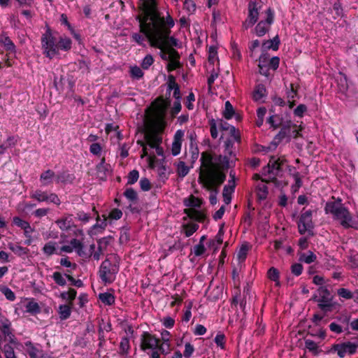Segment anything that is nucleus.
Listing matches in <instances>:
<instances>
[{"label": "nucleus", "mask_w": 358, "mask_h": 358, "mask_svg": "<svg viewBox=\"0 0 358 358\" xmlns=\"http://www.w3.org/2000/svg\"><path fill=\"white\" fill-rule=\"evenodd\" d=\"M234 191H230L229 189H227L224 187L222 196H223V201L226 204L230 203L231 201V194H233Z\"/></svg>", "instance_id": "obj_59"}, {"label": "nucleus", "mask_w": 358, "mask_h": 358, "mask_svg": "<svg viewBox=\"0 0 358 358\" xmlns=\"http://www.w3.org/2000/svg\"><path fill=\"white\" fill-rule=\"evenodd\" d=\"M57 243L53 241L47 243L43 248V252L48 256H50L55 252Z\"/></svg>", "instance_id": "obj_45"}, {"label": "nucleus", "mask_w": 358, "mask_h": 358, "mask_svg": "<svg viewBox=\"0 0 358 358\" xmlns=\"http://www.w3.org/2000/svg\"><path fill=\"white\" fill-rule=\"evenodd\" d=\"M3 352L6 358H16L13 348L9 344H6L3 346Z\"/></svg>", "instance_id": "obj_56"}, {"label": "nucleus", "mask_w": 358, "mask_h": 358, "mask_svg": "<svg viewBox=\"0 0 358 358\" xmlns=\"http://www.w3.org/2000/svg\"><path fill=\"white\" fill-rule=\"evenodd\" d=\"M25 311L31 314H36L40 313L41 308L38 303L31 300L25 305Z\"/></svg>", "instance_id": "obj_39"}, {"label": "nucleus", "mask_w": 358, "mask_h": 358, "mask_svg": "<svg viewBox=\"0 0 358 358\" xmlns=\"http://www.w3.org/2000/svg\"><path fill=\"white\" fill-rule=\"evenodd\" d=\"M257 19L258 11L256 5L254 3H250L249 4L248 19L243 24L244 28L248 29L250 27H252L257 22Z\"/></svg>", "instance_id": "obj_20"}, {"label": "nucleus", "mask_w": 358, "mask_h": 358, "mask_svg": "<svg viewBox=\"0 0 358 358\" xmlns=\"http://www.w3.org/2000/svg\"><path fill=\"white\" fill-rule=\"evenodd\" d=\"M305 347L315 355H318L321 352L317 343L310 339L305 340Z\"/></svg>", "instance_id": "obj_38"}, {"label": "nucleus", "mask_w": 358, "mask_h": 358, "mask_svg": "<svg viewBox=\"0 0 358 358\" xmlns=\"http://www.w3.org/2000/svg\"><path fill=\"white\" fill-rule=\"evenodd\" d=\"M139 27H141V25L139 24ZM131 38L133 41L136 42L138 45L145 46V42L146 40L148 41V37L146 35L141 31V29H140V33H132L131 34Z\"/></svg>", "instance_id": "obj_26"}, {"label": "nucleus", "mask_w": 358, "mask_h": 358, "mask_svg": "<svg viewBox=\"0 0 358 358\" xmlns=\"http://www.w3.org/2000/svg\"><path fill=\"white\" fill-rule=\"evenodd\" d=\"M218 124V127L222 130L227 131L229 134L231 136V139H229L226 141V146L227 148L232 144V141L240 143L241 142V134L238 130L236 129V128L230 125L227 122L219 120L217 121Z\"/></svg>", "instance_id": "obj_13"}, {"label": "nucleus", "mask_w": 358, "mask_h": 358, "mask_svg": "<svg viewBox=\"0 0 358 358\" xmlns=\"http://www.w3.org/2000/svg\"><path fill=\"white\" fill-rule=\"evenodd\" d=\"M119 271V262L115 256L106 259L99 268V277L105 284L112 283Z\"/></svg>", "instance_id": "obj_5"}, {"label": "nucleus", "mask_w": 358, "mask_h": 358, "mask_svg": "<svg viewBox=\"0 0 358 358\" xmlns=\"http://www.w3.org/2000/svg\"><path fill=\"white\" fill-rule=\"evenodd\" d=\"M168 88L167 91L170 93L171 90H175L176 87H179L176 82L175 77L173 76H169L168 78Z\"/></svg>", "instance_id": "obj_62"}, {"label": "nucleus", "mask_w": 358, "mask_h": 358, "mask_svg": "<svg viewBox=\"0 0 358 358\" xmlns=\"http://www.w3.org/2000/svg\"><path fill=\"white\" fill-rule=\"evenodd\" d=\"M185 212L190 218L198 222H203L206 218V215L203 212L194 208H189L186 210Z\"/></svg>", "instance_id": "obj_27"}, {"label": "nucleus", "mask_w": 358, "mask_h": 358, "mask_svg": "<svg viewBox=\"0 0 358 358\" xmlns=\"http://www.w3.org/2000/svg\"><path fill=\"white\" fill-rule=\"evenodd\" d=\"M72 41L71 38L66 36H62L57 41L58 50H62L64 51H68L71 48Z\"/></svg>", "instance_id": "obj_30"}, {"label": "nucleus", "mask_w": 358, "mask_h": 358, "mask_svg": "<svg viewBox=\"0 0 358 358\" xmlns=\"http://www.w3.org/2000/svg\"><path fill=\"white\" fill-rule=\"evenodd\" d=\"M266 60L267 57L265 55L260 56L259 63V72L264 76H267Z\"/></svg>", "instance_id": "obj_50"}, {"label": "nucleus", "mask_w": 358, "mask_h": 358, "mask_svg": "<svg viewBox=\"0 0 358 358\" xmlns=\"http://www.w3.org/2000/svg\"><path fill=\"white\" fill-rule=\"evenodd\" d=\"M280 44V40L278 36H275L273 39L265 41L262 44L263 50H270L272 49L273 50H277L278 49Z\"/></svg>", "instance_id": "obj_29"}, {"label": "nucleus", "mask_w": 358, "mask_h": 358, "mask_svg": "<svg viewBox=\"0 0 358 358\" xmlns=\"http://www.w3.org/2000/svg\"><path fill=\"white\" fill-rule=\"evenodd\" d=\"M315 299H317L318 306L322 310H327L331 308L330 293L326 287H320L315 295Z\"/></svg>", "instance_id": "obj_14"}, {"label": "nucleus", "mask_w": 358, "mask_h": 358, "mask_svg": "<svg viewBox=\"0 0 358 358\" xmlns=\"http://www.w3.org/2000/svg\"><path fill=\"white\" fill-rule=\"evenodd\" d=\"M224 117L227 120H230L234 115V109L229 101L224 103V109L222 112Z\"/></svg>", "instance_id": "obj_43"}, {"label": "nucleus", "mask_w": 358, "mask_h": 358, "mask_svg": "<svg viewBox=\"0 0 358 358\" xmlns=\"http://www.w3.org/2000/svg\"><path fill=\"white\" fill-rule=\"evenodd\" d=\"M130 73L131 77L136 79H140L143 76V71L137 66L131 67Z\"/></svg>", "instance_id": "obj_52"}, {"label": "nucleus", "mask_w": 358, "mask_h": 358, "mask_svg": "<svg viewBox=\"0 0 358 358\" xmlns=\"http://www.w3.org/2000/svg\"><path fill=\"white\" fill-rule=\"evenodd\" d=\"M358 345L351 343L345 342L343 343L335 344L332 347V350L337 352L341 358H343L346 354L352 355L355 353Z\"/></svg>", "instance_id": "obj_16"}, {"label": "nucleus", "mask_w": 358, "mask_h": 358, "mask_svg": "<svg viewBox=\"0 0 358 358\" xmlns=\"http://www.w3.org/2000/svg\"><path fill=\"white\" fill-rule=\"evenodd\" d=\"M57 224L62 231H67L73 225V217L67 215L56 221Z\"/></svg>", "instance_id": "obj_23"}, {"label": "nucleus", "mask_w": 358, "mask_h": 358, "mask_svg": "<svg viewBox=\"0 0 358 358\" xmlns=\"http://www.w3.org/2000/svg\"><path fill=\"white\" fill-rule=\"evenodd\" d=\"M13 222L16 226L20 227L22 229L27 228L29 225L28 222L22 220L19 217H14Z\"/></svg>", "instance_id": "obj_60"}, {"label": "nucleus", "mask_w": 358, "mask_h": 358, "mask_svg": "<svg viewBox=\"0 0 358 358\" xmlns=\"http://www.w3.org/2000/svg\"><path fill=\"white\" fill-rule=\"evenodd\" d=\"M98 243H99V247H98L97 251H94V250H95L94 244L90 245V255H91V256L93 257V258L95 260H97V261L99 260L101 256L103 254L102 241L100 240L98 242Z\"/></svg>", "instance_id": "obj_40"}, {"label": "nucleus", "mask_w": 358, "mask_h": 358, "mask_svg": "<svg viewBox=\"0 0 358 358\" xmlns=\"http://www.w3.org/2000/svg\"><path fill=\"white\" fill-rule=\"evenodd\" d=\"M159 340L155 336L144 332L141 338V348L145 351L147 350H157L159 348Z\"/></svg>", "instance_id": "obj_17"}, {"label": "nucleus", "mask_w": 358, "mask_h": 358, "mask_svg": "<svg viewBox=\"0 0 358 358\" xmlns=\"http://www.w3.org/2000/svg\"><path fill=\"white\" fill-rule=\"evenodd\" d=\"M0 44L9 53L15 52V45L8 36L5 34L0 35Z\"/></svg>", "instance_id": "obj_24"}, {"label": "nucleus", "mask_w": 358, "mask_h": 358, "mask_svg": "<svg viewBox=\"0 0 358 358\" xmlns=\"http://www.w3.org/2000/svg\"><path fill=\"white\" fill-rule=\"evenodd\" d=\"M268 195V188L266 185L262 181L257 186V196L259 199L264 200Z\"/></svg>", "instance_id": "obj_32"}, {"label": "nucleus", "mask_w": 358, "mask_h": 358, "mask_svg": "<svg viewBox=\"0 0 358 358\" xmlns=\"http://www.w3.org/2000/svg\"><path fill=\"white\" fill-rule=\"evenodd\" d=\"M266 95V88L263 85L256 86L253 92V99L256 101H260Z\"/></svg>", "instance_id": "obj_36"}, {"label": "nucleus", "mask_w": 358, "mask_h": 358, "mask_svg": "<svg viewBox=\"0 0 358 358\" xmlns=\"http://www.w3.org/2000/svg\"><path fill=\"white\" fill-rule=\"evenodd\" d=\"M96 221V223L94 224L88 231L89 235L91 236L102 233L107 226L106 218H104L103 220H100L98 216Z\"/></svg>", "instance_id": "obj_22"}, {"label": "nucleus", "mask_w": 358, "mask_h": 358, "mask_svg": "<svg viewBox=\"0 0 358 358\" xmlns=\"http://www.w3.org/2000/svg\"><path fill=\"white\" fill-rule=\"evenodd\" d=\"M262 15H264V19H262L255 27L256 34L259 36H264L269 30L270 26L274 19V13L270 8H268L264 13H262Z\"/></svg>", "instance_id": "obj_10"}, {"label": "nucleus", "mask_w": 358, "mask_h": 358, "mask_svg": "<svg viewBox=\"0 0 358 358\" xmlns=\"http://www.w3.org/2000/svg\"><path fill=\"white\" fill-rule=\"evenodd\" d=\"M148 22L141 25L143 31L148 38L151 46L161 50V57L168 61V71H171L180 66L178 52L173 47H178V40L170 36L171 28L174 26V21L170 15L166 18H149Z\"/></svg>", "instance_id": "obj_1"}, {"label": "nucleus", "mask_w": 358, "mask_h": 358, "mask_svg": "<svg viewBox=\"0 0 358 358\" xmlns=\"http://www.w3.org/2000/svg\"><path fill=\"white\" fill-rule=\"evenodd\" d=\"M299 127L300 128L298 129L297 125L292 123L291 121L287 122L282 125V128L276 135L275 140L279 142L284 138H287V141H289L292 138H295L300 136V131L302 129V127L301 126Z\"/></svg>", "instance_id": "obj_9"}, {"label": "nucleus", "mask_w": 358, "mask_h": 358, "mask_svg": "<svg viewBox=\"0 0 358 358\" xmlns=\"http://www.w3.org/2000/svg\"><path fill=\"white\" fill-rule=\"evenodd\" d=\"M11 323L6 317H0V342H8L10 344H15L16 339L11 331Z\"/></svg>", "instance_id": "obj_11"}, {"label": "nucleus", "mask_w": 358, "mask_h": 358, "mask_svg": "<svg viewBox=\"0 0 358 358\" xmlns=\"http://www.w3.org/2000/svg\"><path fill=\"white\" fill-rule=\"evenodd\" d=\"M8 248L18 256L27 255L29 252V249L17 244L9 243Z\"/></svg>", "instance_id": "obj_35"}, {"label": "nucleus", "mask_w": 358, "mask_h": 358, "mask_svg": "<svg viewBox=\"0 0 358 358\" xmlns=\"http://www.w3.org/2000/svg\"><path fill=\"white\" fill-rule=\"evenodd\" d=\"M17 141L15 136H9L3 143L0 144V155L5 154L8 148L14 147Z\"/></svg>", "instance_id": "obj_28"}, {"label": "nucleus", "mask_w": 358, "mask_h": 358, "mask_svg": "<svg viewBox=\"0 0 358 358\" xmlns=\"http://www.w3.org/2000/svg\"><path fill=\"white\" fill-rule=\"evenodd\" d=\"M205 251H206V248L203 243H199V244L196 245L194 247V250H193L194 254L196 256H200V255H203L205 252Z\"/></svg>", "instance_id": "obj_64"}, {"label": "nucleus", "mask_w": 358, "mask_h": 358, "mask_svg": "<svg viewBox=\"0 0 358 358\" xmlns=\"http://www.w3.org/2000/svg\"><path fill=\"white\" fill-rule=\"evenodd\" d=\"M102 147L99 143H94L90 147V152L94 155H99L101 152Z\"/></svg>", "instance_id": "obj_61"}, {"label": "nucleus", "mask_w": 358, "mask_h": 358, "mask_svg": "<svg viewBox=\"0 0 358 358\" xmlns=\"http://www.w3.org/2000/svg\"><path fill=\"white\" fill-rule=\"evenodd\" d=\"M201 161L203 169H201L199 173H206L208 171H214L213 158L210 154L203 152L201 154Z\"/></svg>", "instance_id": "obj_21"}, {"label": "nucleus", "mask_w": 358, "mask_h": 358, "mask_svg": "<svg viewBox=\"0 0 358 358\" xmlns=\"http://www.w3.org/2000/svg\"><path fill=\"white\" fill-rule=\"evenodd\" d=\"M145 143L141 142L143 147V153L141 157H148L150 162H153L155 159L154 152H150V149L155 150V152L159 156H162L164 153L163 148L161 147L162 138L160 135L153 129H148L144 135Z\"/></svg>", "instance_id": "obj_3"}, {"label": "nucleus", "mask_w": 358, "mask_h": 358, "mask_svg": "<svg viewBox=\"0 0 358 358\" xmlns=\"http://www.w3.org/2000/svg\"><path fill=\"white\" fill-rule=\"evenodd\" d=\"M248 247L247 245H242L238 252H237V259L239 264L243 263L247 257Z\"/></svg>", "instance_id": "obj_46"}, {"label": "nucleus", "mask_w": 358, "mask_h": 358, "mask_svg": "<svg viewBox=\"0 0 358 358\" xmlns=\"http://www.w3.org/2000/svg\"><path fill=\"white\" fill-rule=\"evenodd\" d=\"M30 198L38 201V202L52 203L57 206L60 205L61 201L58 196L55 193H48L46 191L37 189L30 193Z\"/></svg>", "instance_id": "obj_12"}, {"label": "nucleus", "mask_w": 358, "mask_h": 358, "mask_svg": "<svg viewBox=\"0 0 358 358\" xmlns=\"http://www.w3.org/2000/svg\"><path fill=\"white\" fill-rule=\"evenodd\" d=\"M124 196L130 201L134 202L138 199L136 192L132 188L127 189L124 192Z\"/></svg>", "instance_id": "obj_49"}, {"label": "nucleus", "mask_w": 358, "mask_h": 358, "mask_svg": "<svg viewBox=\"0 0 358 358\" xmlns=\"http://www.w3.org/2000/svg\"><path fill=\"white\" fill-rule=\"evenodd\" d=\"M337 294L339 296L345 299H352V292L345 288L338 289L337 291Z\"/></svg>", "instance_id": "obj_58"}, {"label": "nucleus", "mask_w": 358, "mask_h": 358, "mask_svg": "<svg viewBox=\"0 0 358 358\" xmlns=\"http://www.w3.org/2000/svg\"><path fill=\"white\" fill-rule=\"evenodd\" d=\"M181 103L180 100H176L174 101L173 106L171 108L170 114L172 118L175 117L176 115L181 110Z\"/></svg>", "instance_id": "obj_53"}, {"label": "nucleus", "mask_w": 358, "mask_h": 358, "mask_svg": "<svg viewBox=\"0 0 358 358\" xmlns=\"http://www.w3.org/2000/svg\"><path fill=\"white\" fill-rule=\"evenodd\" d=\"M77 292L74 289H70L68 292H63L60 294V297L69 301V305L73 306V301L75 299Z\"/></svg>", "instance_id": "obj_33"}, {"label": "nucleus", "mask_w": 358, "mask_h": 358, "mask_svg": "<svg viewBox=\"0 0 358 358\" xmlns=\"http://www.w3.org/2000/svg\"><path fill=\"white\" fill-rule=\"evenodd\" d=\"M194 351V346L191 345L189 343H187L185 345V350H184V357L185 358H189L192 356Z\"/></svg>", "instance_id": "obj_63"}, {"label": "nucleus", "mask_w": 358, "mask_h": 358, "mask_svg": "<svg viewBox=\"0 0 358 358\" xmlns=\"http://www.w3.org/2000/svg\"><path fill=\"white\" fill-rule=\"evenodd\" d=\"M199 229L196 223H189L183 226V230L187 237L191 236Z\"/></svg>", "instance_id": "obj_44"}, {"label": "nucleus", "mask_w": 358, "mask_h": 358, "mask_svg": "<svg viewBox=\"0 0 358 358\" xmlns=\"http://www.w3.org/2000/svg\"><path fill=\"white\" fill-rule=\"evenodd\" d=\"M267 275L270 280L275 282L276 285H279V272L275 268L271 267L268 271Z\"/></svg>", "instance_id": "obj_48"}, {"label": "nucleus", "mask_w": 358, "mask_h": 358, "mask_svg": "<svg viewBox=\"0 0 358 358\" xmlns=\"http://www.w3.org/2000/svg\"><path fill=\"white\" fill-rule=\"evenodd\" d=\"M184 9L189 13L192 14L196 10V4L193 0H185Z\"/></svg>", "instance_id": "obj_51"}, {"label": "nucleus", "mask_w": 358, "mask_h": 358, "mask_svg": "<svg viewBox=\"0 0 358 358\" xmlns=\"http://www.w3.org/2000/svg\"><path fill=\"white\" fill-rule=\"evenodd\" d=\"M317 259L316 255L310 250L301 253L299 256V261L306 264H311Z\"/></svg>", "instance_id": "obj_34"}, {"label": "nucleus", "mask_w": 358, "mask_h": 358, "mask_svg": "<svg viewBox=\"0 0 358 358\" xmlns=\"http://www.w3.org/2000/svg\"><path fill=\"white\" fill-rule=\"evenodd\" d=\"M52 279L59 286H64L66 284V279L59 272H54L52 276Z\"/></svg>", "instance_id": "obj_47"}, {"label": "nucleus", "mask_w": 358, "mask_h": 358, "mask_svg": "<svg viewBox=\"0 0 358 358\" xmlns=\"http://www.w3.org/2000/svg\"><path fill=\"white\" fill-rule=\"evenodd\" d=\"M299 232L304 234L313 229L312 211L306 210L301 213L298 222Z\"/></svg>", "instance_id": "obj_15"}, {"label": "nucleus", "mask_w": 358, "mask_h": 358, "mask_svg": "<svg viewBox=\"0 0 358 358\" xmlns=\"http://www.w3.org/2000/svg\"><path fill=\"white\" fill-rule=\"evenodd\" d=\"M99 298L106 305L110 306L115 303V296L108 292L101 293Z\"/></svg>", "instance_id": "obj_42"}, {"label": "nucleus", "mask_w": 358, "mask_h": 358, "mask_svg": "<svg viewBox=\"0 0 358 358\" xmlns=\"http://www.w3.org/2000/svg\"><path fill=\"white\" fill-rule=\"evenodd\" d=\"M217 128L219 127L217 122L212 119L210 121V131L213 138H217L218 136Z\"/></svg>", "instance_id": "obj_55"}, {"label": "nucleus", "mask_w": 358, "mask_h": 358, "mask_svg": "<svg viewBox=\"0 0 358 358\" xmlns=\"http://www.w3.org/2000/svg\"><path fill=\"white\" fill-rule=\"evenodd\" d=\"M184 203L186 206L194 209L199 208L201 204V200L194 196H190L189 198L185 199Z\"/></svg>", "instance_id": "obj_37"}, {"label": "nucleus", "mask_w": 358, "mask_h": 358, "mask_svg": "<svg viewBox=\"0 0 358 358\" xmlns=\"http://www.w3.org/2000/svg\"><path fill=\"white\" fill-rule=\"evenodd\" d=\"M327 214H331L334 220L338 221L340 224L345 228H357V222L353 218L348 209L344 206L339 199L336 201L327 202L325 206Z\"/></svg>", "instance_id": "obj_2"}, {"label": "nucleus", "mask_w": 358, "mask_h": 358, "mask_svg": "<svg viewBox=\"0 0 358 358\" xmlns=\"http://www.w3.org/2000/svg\"><path fill=\"white\" fill-rule=\"evenodd\" d=\"M176 165L177 168V173L180 177L183 178L188 174L189 168L185 164L184 162L180 161L176 164Z\"/></svg>", "instance_id": "obj_41"}, {"label": "nucleus", "mask_w": 358, "mask_h": 358, "mask_svg": "<svg viewBox=\"0 0 358 358\" xmlns=\"http://www.w3.org/2000/svg\"><path fill=\"white\" fill-rule=\"evenodd\" d=\"M226 179V176L220 171H208L206 173H199V181L208 190L217 189Z\"/></svg>", "instance_id": "obj_6"}, {"label": "nucleus", "mask_w": 358, "mask_h": 358, "mask_svg": "<svg viewBox=\"0 0 358 358\" xmlns=\"http://www.w3.org/2000/svg\"><path fill=\"white\" fill-rule=\"evenodd\" d=\"M154 59L152 55H146L142 61L141 66L143 69H148L149 67L153 64Z\"/></svg>", "instance_id": "obj_57"}, {"label": "nucleus", "mask_w": 358, "mask_h": 358, "mask_svg": "<svg viewBox=\"0 0 358 358\" xmlns=\"http://www.w3.org/2000/svg\"><path fill=\"white\" fill-rule=\"evenodd\" d=\"M141 3V13L137 19L141 26L149 18H159L160 15L157 10L156 0H139Z\"/></svg>", "instance_id": "obj_7"}, {"label": "nucleus", "mask_w": 358, "mask_h": 358, "mask_svg": "<svg viewBox=\"0 0 358 358\" xmlns=\"http://www.w3.org/2000/svg\"><path fill=\"white\" fill-rule=\"evenodd\" d=\"M169 106L170 101L162 97L157 99L152 103V107L148 112V119L153 127H160L164 126L166 110Z\"/></svg>", "instance_id": "obj_4"}, {"label": "nucleus", "mask_w": 358, "mask_h": 358, "mask_svg": "<svg viewBox=\"0 0 358 358\" xmlns=\"http://www.w3.org/2000/svg\"><path fill=\"white\" fill-rule=\"evenodd\" d=\"M139 178V173L136 170H133L129 172L127 177V184L133 185L134 184Z\"/></svg>", "instance_id": "obj_54"}, {"label": "nucleus", "mask_w": 358, "mask_h": 358, "mask_svg": "<svg viewBox=\"0 0 358 358\" xmlns=\"http://www.w3.org/2000/svg\"><path fill=\"white\" fill-rule=\"evenodd\" d=\"M287 161L284 157H272L269 160L267 166L268 172L276 176L278 172L285 165Z\"/></svg>", "instance_id": "obj_18"}, {"label": "nucleus", "mask_w": 358, "mask_h": 358, "mask_svg": "<svg viewBox=\"0 0 358 358\" xmlns=\"http://www.w3.org/2000/svg\"><path fill=\"white\" fill-rule=\"evenodd\" d=\"M72 306H71L69 304L68 305H66V304L60 305L59 306L58 313H59V317L61 320H64L68 319L70 317L71 313V307Z\"/></svg>", "instance_id": "obj_31"}, {"label": "nucleus", "mask_w": 358, "mask_h": 358, "mask_svg": "<svg viewBox=\"0 0 358 358\" xmlns=\"http://www.w3.org/2000/svg\"><path fill=\"white\" fill-rule=\"evenodd\" d=\"M55 180V174L54 171L48 169L41 174L40 180L43 186L48 185L53 180Z\"/></svg>", "instance_id": "obj_25"}, {"label": "nucleus", "mask_w": 358, "mask_h": 358, "mask_svg": "<svg viewBox=\"0 0 358 358\" xmlns=\"http://www.w3.org/2000/svg\"><path fill=\"white\" fill-rule=\"evenodd\" d=\"M184 135L185 132L182 130H178L175 133L171 145V153L173 156H176L180 152Z\"/></svg>", "instance_id": "obj_19"}, {"label": "nucleus", "mask_w": 358, "mask_h": 358, "mask_svg": "<svg viewBox=\"0 0 358 358\" xmlns=\"http://www.w3.org/2000/svg\"><path fill=\"white\" fill-rule=\"evenodd\" d=\"M41 46L43 54L49 59H52L58 54L57 41L50 29H48L41 36Z\"/></svg>", "instance_id": "obj_8"}]
</instances>
